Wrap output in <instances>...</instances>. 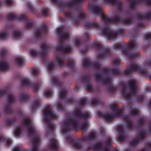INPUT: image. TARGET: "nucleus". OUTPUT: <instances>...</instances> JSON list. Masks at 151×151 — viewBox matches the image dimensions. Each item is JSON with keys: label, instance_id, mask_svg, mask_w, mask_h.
<instances>
[{"label": "nucleus", "instance_id": "nucleus-1", "mask_svg": "<svg viewBox=\"0 0 151 151\" xmlns=\"http://www.w3.org/2000/svg\"><path fill=\"white\" fill-rule=\"evenodd\" d=\"M101 70L106 73H109L113 75L118 76L121 75H128L130 73L138 71L141 74H145L147 70L145 68H142L139 67L137 63H133L129 65L127 69L124 71H119L115 68H103Z\"/></svg>", "mask_w": 151, "mask_h": 151}, {"label": "nucleus", "instance_id": "nucleus-2", "mask_svg": "<svg viewBox=\"0 0 151 151\" xmlns=\"http://www.w3.org/2000/svg\"><path fill=\"white\" fill-rule=\"evenodd\" d=\"M122 44L125 48H123L122 45L119 42L114 44L112 47L114 50H121L122 54L126 55L130 60L134 59L139 55V53L138 52L131 51V49L135 46L134 43L130 42L128 44L124 42Z\"/></svg>", "mask_w": 151, "mask_h": 151}, {"label": "nucleus", "instance_id": "nucleus-3", "mask_svg": "<svg viewBox=\"0 0 151 151\" xmlns=\"http://www.w3.org/2000/svg\"><path fill=\"white\" fill-rule=\"evenodd\" d=\"M88 8L94 14L102 15L101 16V19L106 24H114L121 21L120 17L119 15H115L114 18H109L107 16L103 14V12L101 8L96 6L89 4Z\"/></svg>", "mask_w": 151, "mask_h": 151}, {"label": "nucleus", "instance_id": "nucleus-4", "mask_svg": "<svg viewBox=\"0 0 151 151\" xmlns=\"http://www.w3.org/2000/svg\"><path fill=\"white\" fill-rule=\"evenodd\" d=\"M45 121L47 124L48 128L50 129L51 133L54 132V127L50 123V121L54 120L57 118V114L52 111V108L50 105L47 106L43 111Z\"/></svg>", "mask_w": 151, "mask_h": 151}, {"label": "nucleus", "instance_id": "nucleus-5", "mask_svg": "<svg viewBox=\"0 0 151 151\" xmlns=\"http://www.w3.org/2000/svg\"><path fill=\"white\" fill-rule=\"evenodd\" d=\"M76 129V110H74L73 115L70 119L67 118L64 121L62 129L63 132L65 134L69 133L72 130Z\"/></svg>", "mask_w": 151, "mask_h": 151}, {"label": "nucleus", "instance_id": "nucleus-6", "mask_svg": "<svg viewBox=\"0 0 151 151\" xmlns=\"http://www.w3.org/2000/svg\"><path fill=\"white\" fill-rule=\"evenodd\" d=\"M118 33H114L110 31V29L107 27H104L101 29V34L108 40L115 39L119 34L122 35L124 33L123 29H120L118 31Z\"/></svg>", "mask_w": 151, "mask_h": 151}, {"label": "nucleus", "instance_id": "nucleus-7", "mask_svg": "<svg viewBox=\"0 0 151 151\" xmlns=\"http://www.w3.org/2000/svg\"><path fill=\"white\" fill-rule=\"evenodd\" d=\"M93 46L97 50L100 52H101L100 54H99L97 58L101 59L103 57L107 58L110 56L111 55L110 48L109 47L105 48L100 43L95 44L93 45Z\"/></svg>", "mask_w": 151, "mask_h": 151}, {"label": "nucleus", "instance_id": "nucleus-8", "mask_svg": "<svg viewBox=\"0 0 151 151\" xmlns=\"http://www.w3.org/2000/svg\"><path fill=\"white\" fill-rule=\"evenodd\" d=\"M136 82L134 80H130L129 82V85L131 89L129 93H125L122 94L124 98L127 101H129L131 99V97L134 93L137 91V87Z\"/></svg>", "mask_w": 151, "mask_h": 151}, {"label": "nucleus", "instance_id": "nucleus-9", "mask_svg": "<svg viewBox=\"0 0 151 151\" xmlns=\"http://www.w3.org/2000/svg\"><path fill=\"white\" fill-rule=\"evenodd\" d=\"M82 81L86 87V90L88 91L91 92L93 91L92 86L90 85V76L88 74L83 75L81 77Z\"/></svg>", "mask_w": 151, "mask_h": 151}, {"label": "nucleus", "instance_id": "nucleus-10", "mask_svg": "<svg viewBox=\"0 0 151 151\" xmlns=\"http://www.w3.org/2000/svg\"><path fill=\"white\" fill-rule=\"evenodd\" d=\"M23 125L27 127L29 134L31 136H34L36 133V131L31 125L30 119L27 117L24 118L23 119Z\"/></svg>", "mask_w": 151, "mask_h": 151}, {"label": "nucleus", "instance_id": "nucleus-11", "mask_svg": "<svg viewBox=\"0 0 151 151\" xmlns=\"http://www.w3.org/2000/svg\"><path fill=\"white\" fill-rule=\"evenodd\" d=\"M89 115L88 113L82 111L76 108V131H77V126L78 125L77 118L78 117L80 119L86 120L89 117Z\"/></svg>", "mask_w": 151, "mask_h": 151}, {"label": "nucleus", "instance_id": "nucleus-12", "mask_svg": "<svg viewBox=\"0 0 151 151\" xmlns=\"http://www.w3.org/2000/svg\"><path fill=\"white\" fill-rule=\"evenodd\" d=\"M57 32L60 35L59 42L66 40L69 37V35L67 32H62V28L61 27L57 29Z\"/></svg>", "mask_w": 151, "mask_h": 151}, {"label": "nucleus", "instance_id": "nucleus-13", "mask_svg": "<svg viewBox=\"0 0 151 151\" xmlns=\"http://www.w3.org/2000/svg\"><path fill=\"white\" fill-rule=\"evenodd\" d=\"M98 116L100 117H104L105 119L108 121L111 120L113 118L116 117L115 114H112V115L109 114V112H103L101 111H98L97 112Z\"/></svg>", "mask_w": 151, "mask_h": 151}, {"label": "nucleus", "instance_id": "nucleus-14", "mask_svg": "<svg viewBox=\"0 0 151 151\" xmlns=\"http://www.w3.org/2000/svg\"><path fill=\"white\" fill-rule=\"evenodd\" d=\"M39 142V137L37 135L35 136L31 140V142L33 144V145L31 151H38L39 149L38 143Z\"/></svg>", "mask_w": 151, "mask_h": 151}, {"label": "nucleus", "instance_id": "nucleus-15", "mask_svg": "<svg viewBox=\"0 0 151 151\" xmlns=\"http://www.w3.org/2000/svg\"><path fill=\"white\" fill-rule=\"evenodd\" d=\"M111 107V109L114 112L116 113L115 114L116 117H120L123 114V110L122 109H119L118 107L117 104H113Z\"/></svg>", "mask_w": 151, "mask_h": 151}, {"label": "nucleus", "instance_id": "nucleus-16", "mask_svg": "<svg viewBox=\"0 0 151 151\" xmlns=\"http://www.w3.org/2000/svg\"><path fill=\"white\" fill-rule=\"evenodd\" d=\"M57 141L56 139L52 138L50 140V143L49 144V148L52 150L58 151L59 146L56 144Z\"/></svg>", "mask_w": 151, "mask_h": 151}, {"label": "nucleus", "instance_id": "nucleus-17", "mask_svg": "<svg viewBox=\"0 0 151 151\" xmlns=\"http://www.w3.org/2000/svg\"><path fill=\"white\" fill-rule=\"evenodd\" d=\"M85 26L86 27L90 28H98L99 27V25L94 22L91 21L86 22Z\"/></svg>", "mask_w": 151, "mask_h": 151}, {"label": "nucleus", "instance_id": "nucleus-18", "mask_svg": "<svg viewBox=\"0 0 151 151\" xmlns=\"http://www.w3.org/2000/svg\"><path fill=\"white\" fill-rule=\"evenodd\" d=\"M136 17L140 20L150 19H151V11L149 12L147 14L144 15H142L140 14H138L136 16Z\"/></svg>", "mask_w": 151, "mask_h": 151}, {"label": "nucleus", "instance_id": "nucleus-19", "mask_svg": "<svg viewBox=\"0 0 151 151\" xmlns=\"http://www.w3.org/2000/svg\"><path fill=\"white\" fill-rule=\"evenodd\" d=\"M95 137V134L92 132L88 136H83L82 138V139L84 141H92L94 140Z\"/></svg>", "mask_w": 151, "mask_h": 151}, {"label": "nucleus", "instance_id": "nucleus-20", "mask_svg": "<svg viewBox=\"0 0 151 151\" xmlns=\"http://www.w3.org/2000/svg\"><path fill=\"white\" fill-rule=\"evenodd\" d=\"M58 49L63 53H68L71 51L72 48L70 45H68L65 47L61 45L59 47Z\"/></svg>", "mask_w": 151, "mask_h": 151}, {"label": "nucleus", "instance_id": "nucleus-21", "mask_svg": "<svg viewBox=\"0 0 151 151\" xmlns=\"http://www.w3.org/2000/svg\"><path fill=\"white\" fill-rule=\"evenodd\" d=\"M125 121L126 122V127L127 128L131 129L133 127V125L131 121L129 119L128 116L127 115L123 117Z\"/></svg>", "mask_w": 151, "mask_h": 151}, {"label": "nucleus", "instance_id": "nucleus-22", "mask_svg": "<svg viewBox=\"0 0 151 151\" xmlns=\"http://www.w3.org/2000/svg\"><path fill=\"white\" fill-rule=\"evenodd\" d=\"M103 148V145L101 142H98L93 145V149L94 151H100Z\"/></svg>", "mask_w": 151, "mask_h": 151}, {"label": "nucleus", "instance_id": "nucleus-23", "mask_svg": "<svg viewBox=\"0 0 151 151\" xmlns=\"http://www.w3.org/2000/svg\"><path fill=\"white\" fill-rule=\"evenodd\" d=\"M12 104H7L4 109V112L6 114H11L13 112V110L12 108Z\"/></svg>", "mask_w": 151, "mask_h": 151}, {"label": "nucleus", "instance_id": "nucleus-24", "mask_svg": "<svg viewBox=\"0 0 151 151\" xmlns=\"http://www.w3.org/2000/svg\"><path fill=\"white\" fill-rule=\"evenodd\" d=\"M92 64V62L89 59H85L84 60L83 64V66L84 68H87L91 66Z\"/></svg>", "mask_w": 151, "mask_h": 151}, {"label": "nucleus", "instance_id": "nucleus-25", "mask_svg": "<svg viewBox=\"0 0 151 151\" xmlns=\"http://www.w3.org/2000/svg\"><path fill=\"white\" fill-rule=\"evenodd\" d=\"M9 68V65L7 63L4 61H1L0 62V70H6Z\"/></svg>", "mask_w": 151, "mask_h": 151}, {"label": "nucleus", "instance_id": "nucleus-26", "mask_svg": "<svg viewBox=\"0 0 151 151\" xmlns=\"http://www.w3.org/2000/svg\"><path fill=\"white\" fill-rule=\"evenodd\" d=\"M66 139L69 143L74 148H76V139L71 137H68Z\"/></svg>", "mask_w": 151, "mask_h": 151}, {"label": "nucleus", "instance_id": "nucleus-27", "mask_svg": "<svg viewBox=\"0 0 151 151\" xmlns=\"http://www.w3.org/2000/svg\"><path fill=\"white\" fill-rule=\"evenodd\" d=\"M145 98V96L142 94L137 95L135 96L136 100L139 103L143 102Z\"/></svg>", "mask_w": 151, "mask_h": 151}, {"label": "nucleus", "instance_id": "nucleus-28", "mask_svg": "<svg viewBox=\"0 0 151 151\" xmlns=\"http://www.w3.org/2000/svg\"><path fill=\"white\" fill-rule=\"evenodd\" d=\"M138 125L139 127H141L145 124L146 121L143 118H140L137 120Z\"/></svg>", "mask_w": 151, "mask_h": 151}, {"label": "nucleus", "instance_id": "nucleus-29", "mask_svg": "<svg viewBox=\"0 0 151 151\" xmlns=\"http://www.w3.org/2000/svg\"><path fill=\"white\" fill-rule=\"evenodd\" d=\"M85 0H76V10L81 9L82 4Z\"/></svg>", "mask_w": 151, "mask_h": 151}, {"label": "nucleus", "instance_id": "nucleus-30", "mask_svg": "<svg viewBox=\"0 0 151 151\" xmlns=\"http://www.w3.org/2000/svg\"><path fill=\"white\" fill-rule=\"evenodd\" d=\"M111 141L112 139L110 137L106 138L104 143L105 146L106 147V148H108V147L111 146Z\"/></svg>", "mask_w": 151, "mask_h": 151}, {"label": "nucleus", "instance_id": "nucleus-31", "mask_svg": "<svg viewBox=\"0 0 151 151\" xmlns=\"http://www.w3.org/2000/svg\"><path fill=\"white\" fill-rule=\"evenodd\" d=\"M6 141V144L7 145L9 146L11 145L12 142L11 139H8L6 140V138L3 137L2 136H0V142H3Z\"/></svg>", "mask_w": 151, "mask_h": 151}, {"label": "nucleus", "instance_id": "nucleus-32", "mask_svg": "<svg viewBox=\"0 0 151 151\" xmlns=\"http://www.w3.org/2000/svg\"><path fill=\"white\" fill-rule=\"evenodd\" d=\"M16 119V118L14 117L12 119L7 120L6 121V123L8 126L12 125L15 123Z\"/></svg>", "mask_w": 151, "mask_h": 151}, {"label": "nucleus", "instance_id": "nucleus-33", "mask_svg": "<svg viewBox=\"0 0 151 151\" xmlns=\"http://www.w3.org/2000/svg\"><path fill=\"white\" fill-rule=\"evenodd\" d=\"M46 26H43L40 30H38L36 32V35L37 37L41 35V32L46 31Z\"/></svg>", "mask_w": 151, "mask_h": 151}, {"label": "nucleus", "instance_id": "nucleus-34", "mask_svg": "<svg viewBox=\"0 0 151 151\" xmlns=\"http://www.w3.org/2000/svg\"><path fill=\"white\" fill-rule=\"evenodd\" d=\"M123 22L125 25H130L132 24V19L131 18H128L123 20Z\"/></svg>", "mask_w": 151, "mask_h": 151}, {"label": "nucleus", "instance_id": "nucleus-35", "mask_svg": "<svg viewBox=\"0 0 151 151\" xmlns=\"http://www.w3.org/2000/svg\"><path fill=\"white\" fill-rule=\"evenodd\" d=\"M22 132V129L20 126L18 127L14 132V134L17 137H18Z\"/></svg>", "mask_w": 151, "mask_h": 151}, {"label": "nucleus", "instance_id": "nucleus-36", "mask_svg": "<svg viewBox=\"0 0 151 151\" xmlns=\"http://www.w3.org/2000/svg\"><path fill=\"white\" fill-rule=\"evenodd\" d=\"M116 4L117 10L118 11L122 12L123 10V8L122 5V2L121 1H117L116 2L115 4Z\"/></svg>", "mask_w": 151, "mask_h": 151}, {"label": "nucleus", "instance_id": "nucleus-37", "mask_svg": "<svg viewBox=\"0 0 151 151\" xmlns=\"http://www.w3.org/2000/svg\"><path fill=\"white\" fill-rule=\"evenodd\" d=\"M139 112V110L135 108H133L130 111V114L132 116L138 115Z\"/></svg>", "mask_w": 151, "mask_h": 151}, {"label": "nucleus", "instance_id": "nucleus-38", "mask_svg": "<svg viewBox=\"0 0 151 151\" xmlns=\"http://www.w3.org/2000/svg\"><path fill=\"white\" fill-rule=\"evenodd\" d=\"M56 58L58 65L60 67H62L64 64V60L63 59H61V58L59 57H57Z\"/></svg>", "mask_w": 151, "mask_h": 151}, {"label": "nucleus", "instance_id": "nucleus-39", "mask_svg": "<svg viewBox=\"0 0 151 151\" xmlns=\"http://www.w3.org/2000/svg\"><path fill=\"white\" fill-rule=\"evenodd\" d=\"M139 141V138H136L134 139L132 141L130 142V145L132 146H135L138 144Z\"/></svg>", "mask_w": 151, "mask_h": 151}, {"label": "nucleus", "instance_id": "nucleus-40", "mask_svg": "<svg viewBox=\"0 0 151 151\" xmlns=\"http://www.w3.org/2000/svg\"><path fill=\"white\" fill-rule=\"evenodd\" d=\"M139 140H142L145 139V133L143 129L141 130L139 132Z\"/></svg>", "mask_w": 151, "mask_h": 151}, {"label": "nucleus", "instance_id": "nucleus-41", "mask_svg": "<svg viewBox=\"0 0 151 151\" xmlns=\"http://www.w3.org/2000/svg\"><path fill=\"white\" fill-rule=\"evenodd\" d=\"M76 4V0H70L67 6L70 8H72L75 7Z\"/></svg>", "mask_w": 151, "mask_h": 151}, {"label": "nucleus", "instance_id": "nucleus-42", "mask_svg": "<svg viewBox=\"0 0 151 151\" xmlns=\"http://www.w3.org/2000/svg\"><path fill=\"white\" fill-rule=\"evenodd\" d=\"M95 80L96 81L98 82L100 80H103V77L101 74H96L95 75Z\"/></svg>", "mask_w": 151, "mask_h": 151}, {"label": "nucleus", "instance_id": "nucleus-43", "mask_svg": "<svg viewBox=\"0 0 151 151\" xmlns=\"http://www.w3.org/2000/svg\"><path fill=\"white\" fill-rule=\"evenodd\" d=\"M30 83L29 81L26 79L22 80V85L23 86H29L30 85Z\"/></svg>", "mask_w": 151, "mask_h": 151}, {"label": "nucleus", "instance_id": "nucleus-44", "mask_svg": "<svg viewBox=\"0 0 151 151\" xmlns=\"http://www.w3.org/2000/svg\"><path fill=\"white\" fill-rule=\"evenodd\" d=\"M144 37L145 40L150 41L151 39V34L150 33H146L144 35Z\"/></svg>", "mask_w": 151, "mask_h": 151}, {"label": "nucleus", "instance_id": "nucleus-45", "mask_svg": "<svg viewBox=\"0 0 151 151\" xmlns=\"http://www.w3.org/2000/svg\"><path fill=\"white\" fill-rule=\"evenodd\" d=\"M86 14L84 12H80L78 15V17L80 19H83L86 18Z\"/></svg>", "mask_w": 151, "mask_h": 151}, {"label": "nucleus", "instance_id": "nucleus-46", "mask_svg": "<svg viewBox=\"0 0 151 151\" xmlns=\"http://www.w3.org/2000/svg\"><path fill=\"white\" fill-rule=\"evenodd\" d=\"M67 94V92L66 91L62 90L60 92L59 96L61 99H64L65 97Z\"/></svg>", "mask_w": 151, "mask_h": 151}, {"label": "nucleus", "instance_id": "nucleus-47", "mask_svg": "<svg viewBox=\"0 0 151 151\" xmlns=\"http://www.w3.org/2000/svg\"><path fill=\"white\" fill-rule=\"evenodd\" d=\"M91 66L96 68L97 70H99L100 68L101 65L99 62L92 63V64Z\"/></svg>", "mask_w": 151, "mask_h": 151}, {"label": "nucleus", "instance_id": "nucleus-48", "mask_svg": "<svg viewBox=\"0 0 151 151\" xmlns=\"http://www.w3.org/2000/svg\"><path fill=\"white\" fill-rule=\"evenodd\" d=\"M40 104H32L31 106V111L32 113L35 112L37 109V107Z\"/></svg>", "mask_w": 151, "mask_h": 151}, {"label": "nucleus", "instance_id": "nucleus-49", "mask_svg": "<svg viewBox=\"0 0 151 151\" xmlns=\"http://www.w3.org/2000/svg\"><path fill=\"white\" fill-rule=\"evenodd\" d=\"M8 99L10 103H12L14 101L15 99L14 95L12 94H10L8 96Z\"/></svg>", "mask_w": 151, "mask_h": 151}, {"label": "nucleus", "instance_id": "nucleus-50", "mask_svg": "<svg viewBox=\"0 0 151 151\" xmlns=\"http://www.w3.org/2000/svg\"><path fill=\"white\" fill-rule=\"evenodd\" d=\"M16 64L19 66H20L22 63V58H17L15 60Z\"/></svg>", "mask_w": 151, "mask_h": 151}, {"label": "nucleus", "instance_id": "nucleus-51", "mask_svg": "<svg viewBox=\"0 0 151 151\" xmlns=\"http://www.w3.org/2000/svg\"><path fill=\"white\" fill-rule=\"evenodd\" d=\"M57 109L58 110L60 111H63L66 110V107L63 106L62 104H58Z\"/></svg>", "mask_w": 151, "mask_h": 151}, {"label": "nucleus", "instance_id": "nucleus-52", "mask_svg": "<svg viewBox=\"0 0 151 151\" xmlns=\"http://www.w3.org/2000/svg\"><path fill=\"white\" fill-rule=\"evenodd\" d=\"M16 16L15 14H10L8 15L7 18L9 20H13L15 19Z\"/></svg>", "mask_w": 151, "mask_h": 151}, {"label": "nucleus", "instance_id": "nucleus-53", "mask_svg": "<svg viewBox=\"0 0 151 151\" xmlns=\"http://www.w3.org/2000/svg\"><path fill=\"white\" fill-rule=\"evenodd\" d=\"M120 134V135L118 137V140L119 142H123L124 141L125 138L124 133Z\"/></svg>", "mask_w": 151, "mask_h": 151}, {"label": "nucleus", "instance_id": "nucleus-54", "mask_svg": "<svg viewBox=\"0 0 151 151\" xmlns=\"http://www.w3.org/2000/svg\"><path fill=\"white\" fill-rule=\"evenodd\" d=\"M88 125V122L86 121L83 123L80 126L81 130H83L87 127Z\"/></svg>", "mask_w": 151, "mask_h": 151}, {"label": "nucleus", "instance_id": "nucleus-55", "mask_svg": "<svg viewBox=\"0 0 151 151\" xmlns=\"http://www.w3.org/2000/svg\"><path fill=\"white\" fill-rule=\"evenodd\" d=\"M144 66L145 67L151 66V59L145 61L144 63Z\"/></svg>", "mask_w": 151, "mask_h": 151}, {"label": "nucleus", "instance_id": "nucleus-56", "mask_svg": "<svg viewBox=\"0 0 151 151\" xmlns=\"http://www.w3.org/2000/svg\"><path fill=\"white\" fill-rule=\"evenodd\" d=\"M48 47V46L47 45L45 44H43L41 46V48L42 49V52H44L47 49Z\"/></svg>", "mask_w": 151, "mask_h": 151}, {"label": "nucleus", "instance_id": "nucleus-57", "mask_svg": "<svg viewBox=\"0 0 151 151\" xmlns=\"http://www.w3.org/2000/svg\"><path fill=\"white\" fill-rule=\"evenodd\" d=\"M104 1L107 2L109 4H111L113 5H115L116 2L117 1H120L118 0H104Z\"/></svg>", "mask_w": 151, "mask_h": 151}, {"label": "nucleus", "instance_id": "nucleus-58", "mask_svg": "<svg viewBox=\"0 0 151 151\" xmlns=\"http://www.w3.org/2000/svg\"><path fill=\"white\" fill-rule=\"evenodd\" d=\"M117 131L119 132L120 134L124 133L123 128L121 126H118L117 128Z\"/></svg>", "mask_w": 151, "mask_h": 151}, {"label": "nucleus", "instance_id": "nucleus-59", "mask_svg": "<svg viewBox=\"0 0 151 151\" xmlns=\"http://www.w3.org/2000/svg\"><path fill=\"white\" fill-rule=\"evenodd\" d=\"M120 61V59H115L113 61V64L115 66H117L119 65V62Z\"/></svg>", "mask_w": 151, "mask_h": 151}, {"label": "nucleus", "instance_id": "nucleus-60", "mask_svg": "<svg viewBox=\"0 0 151 151\" xmlns=\"http://www.w3.org/2000/svg\"><path fill=\"white\" fill-rule=\"evenodd\" d=\"M21 35V33L20 32L18 31H15L13 34L14 37H18L20 36Z\"/></svg>", "mask_w": 151, "mask_h": 151}, {"label": "nucleus", "instance_id": "nucleus-61", "mask_svg": "<svg viewBox=\"0 0 151 151\" xmlns=\"http://www.w3.org/2000/svg\"><path fill=\"white\" fill-rule=\"evenodd\" d=\"M26 96L24 94H21L20 95L19 100L21 101H24L26 98Z\"/></svg>", "mask_w": 151, "mask_h": 151}, {"label": "nucleus", "instance_id": "nucleus-62", "mask_svg": "<svg viewBox=\"0 0 151 151\" xmlns=\"http://www.w3.org/2000/svg\"><path fill=\"white\" fill-rule=\"evenodd\" d=\"M13 151H29V150L23 149H20L19 147H17L13 149Z\"/></svg>", "mask_w": 151, "mask_h": 151}, {"label": "nucleus", "instance_id": "nucleus-63", "mask_svg": "<svg viewBox=\"0 0 151 151\" xmlns=\"http://www.w3.org/2000/svg\"><path fill=\"white\" fill-rule=\"evenodd\" d=\"M48 9L47 8H44L42 9V14L44 16H47V15Z\"/></svg>", "mask_w": 151, "mask_h": 151}, {"label": "nucleus", "instance_id": "nucleus-64", "mask_svg": "<svg viewBox=\"0 0 151 151\" xmlns=\"http://www.w3.org/2000/svg\"><path fill=\"white\" fill-rule=\"evenodd\" d=\"M111 82V79L109 78H106L104 81V83L105 84H110Z\"/></svg>", "mask_w": 151, "mask_h": 151}]
</instances>
